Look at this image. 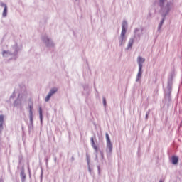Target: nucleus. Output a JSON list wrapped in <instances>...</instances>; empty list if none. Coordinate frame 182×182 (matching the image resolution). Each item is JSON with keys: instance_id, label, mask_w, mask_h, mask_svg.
I'll return each instance as SVG.
<instances>
[{"instance_id": "412c9836", "label": "nucleus", "mask_w": 182, "mask_h": 182, "mask_svg": "<svg viewBox=\"0 0 182 182\" xmlns=\"http://www.w3.org/2000/svg\"><path fill=\"white\" fill-rule=\"evenodd\" d=\"M163 22H164V20H162V21H161V23H160L159 28H161V25H163Z\"/></svg>"}, {"instance_id": "a211bd4d", "label": "nucleus", "mask_w": 182, "mask_h": 182, "mask_svg": "<svg viewBox=\"0 0 182 182\" xmlns=\"http://www.w3.org/2000/svg\"><path fill=\"white\" fill-rule=\"evenodd\" d=\"M164 1L166 0H160V6H163V4H164Z\"/></svg>"}, {"instance_id": "b1692460", "label": "nucleus", "mask_w": 182, "mask_h": 182, "mask_svg": "<svg viewBox=\"0 0 182 182\" xmlns=\"http://www.w3.org/2000/svg\"><path fill=\"white\" fill-rule=\"evenodd\" d=\"M146 117H147V114H146Z\"/></svg>"}, {"instance_id": "39448f33", "label": "nucleus", "mask_w": 182, "mask_h": 182, "mask_svg": "<svg viewBox=\"0 0 182 182\" xmlns=\"http://www.w3.org/2000/svg\"><path fill=\"white\" fill-rule=\"evenodd\" d=\"M56 92H58V88H53L50 90L48 95H50L51 96H53V95H55V93H56Z\"/></svg>"}, {"instance_id": "20e7f679", "label": "nucleus", "mask_w": 182, "mask_h": 182, "mask_svg": "<svg viewBox=\"0 0 182 182\" xmlns=\"http://www.w3.org/2000/svg\"><path fill=\"white\" fill-rule=\"evenodd\" d=\"M171 160H172V164H177V163H178V157L177 156H172L171 158Z\"/></svg>"}, {"instance_id": "f257e3e1", "label": "nucleus", "mask_w": 182, "mask_h": 182, "mask_svg": "<svg viewBox=\"0 0 182 182\" xmlns=\"http://www.w3.org/2000/svg\"><path fill=\"white\" fill-rule=\"evenodd\" d=\"M1 6L4 8L2 15H3L4 18H5V16H6V15H8V6H6V4H5L4 3L1 4Z\"/></svg>"}, {"instance_id": "4468645a", "label": "nucleus", "mask_w": 182, "mask_h": 182, "mask_svg": "<svg viewBox=\"0 0 182 182\" xmlns=\"http://www.w3.org/2000/svg\"><path fill=\"white\" fill-rule=\"evenodd\" d=\"M126 26H127V22L123 21L122 28L126 29Z\"/></svg>"}, {"instance_id": "f03ea898", "label": "nucleus", "mask_w": 182, "mask_h": 182, "mask_svg": "<svg viewBox=\"0 0 182 182\" xmlns=\"http://www.w3.org/2000/svg\"><path fill=\"white\" fill-rule=\"evenodd\" d=\"M146 60H144V58L139 56L137 58V62H138V65H139V68H140V69H142L143 68V63Z\"/></svg>"}, {"instance_id": "1a4fd4ad", "label": "nucleus", "mask_w": 182, "mask_h": 182, "mask_svg": "<svg viewBox=\"0 0 182 182\" xmlns=\"http://www.w3.org/2000/svg\"><path fill=\"white\" fill-rule=\"evenodd\" d=\"M124 35H126V28L124 27L122 28V33H121V36L122 38H124Z\"/></svg>"}, {"instance_id": "9b49d317", "label": "nucleus", "mask_w": 182, "mask_h": 182, "mask_svg": "<svg viewBox=\"0 0 182 182\" xmlns=\"http://www.w3.org/2000/svg\"><path fill=\"white\" fill-rule=\"evenodd\" d=\"M105 137H106L107 143H110V142H112V141H110V138L109 137V134L106 133V134H105Z\"/></svg>"}, {"instance_id": "9d476101", "label": "nucleus", "mask_w": 182, "mask_h": 182, "mask_svg": "<svg viewBox=\"0 0 182 182\" xmlns=\"http://www.w3.org/2000/svg\"><path fill=\"white\" fill-rule=\"evenodd\" d=\"M21 177L22 181H25V179L26 178V175H25V173L23 172H21Z\"/></svg>"}, {"instance_id": "f8f14e48", "label": "nucleus", "mask_w": 182, "mask_h": 182, "mask_svg": "<svg viewBox=\"0 0 182 182\" xmlns=\"http://www.w3.org/2000/svg\"><path fill=\"white\" fill-rule=\"evenodd\" d=\"M50 97H52V95L50 94H48L45 98V102H49Z\"/></svg>"}, {"instance_id": "423d86ee", "label": "nucleus", "mask_w": 182, "mask_h": 182, "mask_svg": "<svg viewBox=\"0 0 182 182\" xmlns=\"http://www.w3.org/2000/svg\"><path fill=\"white\" fill-rule=\"evenodd\" d=\"M134 42V40H133V38H131L128 43V46H127V49H130V48H132V46H133V43Z\"/></svg>"}, {"instance_id": "dca6fc26", "label": "nucleus", "mask_w": 182, "mask_h": 182, "mask_svg": "<svg viewBox=\"0 0 182 182\" xmlns=\"http://www.w3.org/2000/svg\"><path fill=\"white\" fill-rule=\"evenodd\" d=\"M39 114H40V119H42V108L41 107L39 108Z\"/></svg>"}, {"instance_id": "ddd939ff", "label": "nucleus", "mask_w": 182, "mask_h": 182, "mask_svg": "<svg viewBox=\"0 0 182 182\" xmlns=\"http://www.w3.org/2000/svg\"><path fill=\"white\" fill-rule=\"evenodd\" d=\"M29 113H30V119L31 120H32V119L33 118V112L32 111V109H29Z\"/></svg>"}, {"instance_id": "4be33fe9", "label": "nucleus", "mask_w": 182, "mask_h": 182, "mask_svg": "<svg viewBox=\"0 0 182 182\" xmlns=\"http://www.w3.org/2000/svg\"><path fill=\"white\" fill-rule=\"evenodd\" d=\"M29 109H30V110H32V109H33L32 105H30V106H29Z\"/></svg>"}, {"instance_id": "6ab92c4d", "label": "nucleus", "mask_w": 182, "mask_h": 182, "mask_svg": "<svg viewBox=\"0 0 182 182\" xmlns=\"http://www.w3.org/2000/svg\"><path fill=\"white\" fill-rule=\"evenodd\" d=\"M90 140H91V144H95V139H93V137H91Z\"/></svg>"}, {"instance_id": "2eb2a0df", "label": "nucleus", "mask_w": 182, "mask_h": 182, "mask_svg": "<svg viewBox=\"0 0 182 182\" xmlns=\"http://www.w3.org/2000/svg\"><path fill=\"white\" fill-rule=\"evenodd\" d=\"M92 146L95 150V151H97V146H96V144H92Z\"/></svg>"}, {"instance_id": "aec40b11", "label": "nucleus", "mask_w": 182, "mask_h": 182, "mask_svg": "<svg viewBox=\"0 0 182 182\" xmlns=\"http://www.w3.org/2000/svg\"><path fill=\"white\" fill-rule=\"evenodd\" d=\"M104 106H106V98H103Z\"/></svg>"}, {"instance_id": "7ed1b4c3", "label": "nucleus", "mask_w": 182, "mask_h": 182, "mask_svg": "<svg viewBox=\"0 0 182 182\" xmlns=\"http://www.w3.org/2000/svg\"><path fill=\"white\" fill-rule=\"evenodd\" d=\"M113 150V145L112 144V142H107V151L108 153H112Z\"/></svg>"}, {"instance_id": "0eeeda50", "label": "nucleus", "mask_w": 182, "mask_h": 182, "mask_svg": "<svg viewBox=\"0 0 182 182\" xmlns=\"http://www.w3.org/2000/svg\"><path fill=\"white\" fill-rule=\"evenodd\" d=\"M141 69H140V68H139V73L137 75V78H136V82L139 80L140 77H141Z\"/></svg>"}, {"instance_id": "f3484780", "label": "nucleus", "mask_w": 182, "mask_h": 182, "mask_svg": "<svg viewBox=\"0 0 182 182\" xmlns=\"http://www.w3.org/2000/svg\"><path fill=\"white\" fill-rule=\"evenodd\" d=\"M0 123H4V115H0Z\"/></svg>"}, {"instance_id": "5701e85b", "label": "nucleus", "mask_w": 182, "mask_h": 182, "mask_svg": "<svg viewBox=\"0 0 182 182\" xmlns=\"http://www.w3.org/2000/svg\"><path fill=\"white\" fill-rule=\"evenodd\" d=\"M159 182H163L162 181H160Z\"/></svg>"}, {"instance_id": "6e6552de", "label": "nucleus", "mask_w": 182, "mask_h": 182, "mask_svg": "<svg viewBox=\"0 0 182 182\" xmlns=\"http://www.w3.org/2000/svg\"><path fill=\"white\" fill-rule=\"evenodd\" d=\"M171 6H173V4H168L166 5V6L165 7L166 12H168L170 11V9H171Z\"/></svg>"}]
</instances>
